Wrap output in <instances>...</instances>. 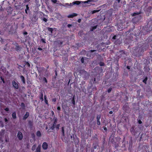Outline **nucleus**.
<instances>
[{
	"instance_id": "obj_1",
	"label": "nucleus",
	"mask_w": 152,
	"mask_h": 152,
	"mask_svg": "<svg viewBox=\"0 0 152 152\" xmlns=\"http://www.w3.org/2000/svg\"><path fill=\"white\" fill-rule=\"evenodd\" d=\"M152 30V20H150L148 22L147 24L143 27L140 29H137L135 31L134 34H130L126 39L128 44L133 43L140 40L141 41L143 40V38L144 36L149 33Z\"/></svg>"
},
{
	"instance_id": "obj_2",
	"label": "nucleus",
	"mask_w": 152,
	"mask_h": 152,
	"mask_svg": "<svg viewBox=\"0 0 152 152\" xmlns=\"http://www.w3.org/2000/svg\"><path fill=\"white\" fill-rule=\"evenodd\" d=\"M95 1L94 0H88L87 1H73L72 3L74 5H80V6L83 7H86V4H90L89 5H90L91 4L90 3V2H94Z\"/></svg>"
},
{
	"instance_id": "obj_3",
	"label": "nucleus",
	"mask_w": 152,
	"mask_h": 152,
	"mask_svg": "<svg viewBox=\"0 0 152 152\" xmlns=\"http://www.w3.org/2000/svg\"><path fill=\"white\" fill-rule=\"evenodd\" d=\"M139 51L141 53L146 50V49L148 48V45L145 42L142 43L139 45Z\"/></svg>"
},
{
	"instance_id": "obj_4",
	"label": "nucleus",
	"mask_w": 152,
	"mask_h": 152,
	"mask_svg": "<svg viewBox=\"0 0 152 152\" xmlns=\"http://www.w3.org/2000/svg\"><path fill=\"white\" fill-rule=\"evenodd\" d=\"M80 75L83 77L84 80L88 79L89 77V74L86 71L84 70H81L79 72Z\"/></svg>"
},
{
	"instance_id": "obj_5",
	"label": "nucleus",
	"mask_w": 152,
	"mask_h": 152,
	"mask_svg": "<svg viewBox=\"0 0 152 152\" xmlns=\"http://www.w3.org/2000/svg\"><path fill=\"white\" fill-rule=\"evenodd\" d=\"M100 78L99 76L94 78L92 77L90 80L91 86H93V84H98L100 81Z\"/></svg>"
},
{
	"instance_id": "obj_6",
	"label": "nucleus",
	"mask_w": 152,
	"mask_h": 152,
	"mask_svg": "<svg viewBox=\"0 0 152 152\" xmlns=\"http://www.w3.org/2000/svg\"><path fill=\"white\" fill-rule=\"evenodd\" d=\"M57 120L58 119L57 117H56V116L54 115L53 116V124L50 127V129H51L52 130H54V129L56 127V124Z\"/></svg>"
},
{
	"instance_id": "obj_7",
	"label": "nucleus",
	"mask_w": 152,
	"mask_h": 152,
	"mask_svg": "<svg viewBox=\"0 0 152 152\" xmlns=\"http://www.w3.org/2000/svg\"><path fill=\"white\" fill-rule=\"evenodd\" d=\"M12 44L15 46V50L16 51H18L21 50V46L19 45L17 42H14Z\"/></svg>"
},
{
	"instance_id": "obj_8",
	"label": "nucleus",
	"mask_w": 152,
	"mask_h": 152,
	"mask_svg": "<svg viewBox=\"0 0 152 152\" xmlns=\"http://www.w3.org/2000/svg\"><path fill=\"white\" fill-rule=\"evenodd\" d=\"M12 85L15 90H17L19 88V83L18 82H16L15 80H13L12 81Z\"/></svg>"
},
{
	"instance_id": "obj_9",
	"label": "nucleus",
	"mask_w": 152,
	"mask_h": 152,
	"mask_svg": "<svg viewBox=\"0 0 152 152\" xmlns=\"http://www.w3.org/2000/svg\"><path fill=\"white\" fill-rule=\"evenodd\" d=\"M123 110L126 113H128L127 111L129 110L130 107L128 105V103H126L124 105L122 108Z\"/></svg>"
},
{
	"instance_id": "obj_10",
	"label": "nucleus",
	"mask_w": 152,
	"mask_h": 152,
	"mask_svg": "<svg viewBox=\"0 0 152 152\" xmlns=\"http://www.w3.org/2000/svg\"><path fill=\"white\" fill-rule=\"evenodd\" d=\"M135 127L134 126H133L130 129V132L133 135H135L137 133L136 131L135 130Z\"/></svg>"
},
{
	"instance_id": "obj_11",
	"label": "nucleus",
	"mask_w": 152,
	"mask_h": 152,
	"mask_svg": "<svg viewBox=\"0 0 152 152\" xmlns=\"http://www.w3.org/2000/svg\"><path fill=\"white\" fill-rule=\"evenodd\" d=\"M6 10L7 11V14H11L13 10L12 8L10 6H9L8 7H7Z\"/></svg>"
},
{
	"instance_id": "obj_12",
	"label": "nucleus",
	"mask_w": 152,
	"mask_h": 152,
	"mask_svg": "<svg viewBox=\"0 0 152 152\" xmlns=\"http://www.w3.org/2000/svg\"><path fill=\"white\" fill-rule=\"evenodd\" d=\"M17 137L19 140H22L23 138V134L21 132L19 131L18 132Z\"/></svg>"
},
{
	"instance_id": "obj_13",
	"label": "nucleus",
	"mask_w": 152,
	"mask_h": 152,
	"mask_svg": "<svg viewBox=\"0 0 152 152\" xmlns=\"http://www.w3.org/2000/svg\"><path fill=\"white\" fill-rule=\"evenodd\" d=\"M101 118L100 115H97L96 116V119H97V124L99 126L101 125V123L100 121V119Z\"/></svg>"
},
{
	"instance_id": "obj_14",
	"label": "nucleus",
	"mask_w": 152,
	"mask_h": 152,
	"mask_svg": "<svg viewBox=\"0 0 152 152\" xmlns=\"http://www.w3.org/2000/svg\"><path fill=\"white\" fill-rule=\"evenodd\" d=\"M114 136L112 135L110 136L109 138V140L113 144H114L115 143V142L114 140Z\"/></svg>"
},
{
	"instance_id": "obj_15",
	"label": "nucleus",
	"mask_w": 152,
	"mask_h": 152,
	"mask_svg": "<svg viewBox=\"0 0 152 152\" xmlns=\"http://www.w3.org/2000/svg\"><path fill=\"white\" fill-rule=\"evenodd\" d=\"M29 115V113L28 112H26V114L24 115L23 118V120H25L26 119L28 118Z\"/></svg>"
},
{
	"instance_id": "obj_16",
	"label": "nucleus",
	"mask_w": 152,
	"mask_h": 152,
	"mask_svg": "<svg viewBox=\"0 0 152 152\" xmlns=\"http://www.w3.org/2000/svg\"><path fill=\"white\" fill-rule=\"evenodd\" d=\"M48 147V145L46 142H44L42 145V148L44 150H46Z\"/></svg>"
},
{
	"instance_id": "obj_17",
	"label": "nucleus",
	"mask_w": 152,
	"mask_h": 152,
	"mask_svg": "<svg viewBox=\"0 0 152 152\" xmlns=\"http://www.w3.org/2000/svg\"><path fill=\"white\" fill-rule=\"evenodd\" d=\"M39 98L42 102L44 100V99L43 98V92L42 91L39 92Z\"/></svg>"
},
{
	"instance_id": "obj_18",
	"label": "nucleus",
	"mask_w": 152,
	"mask_h": 152,
	"mask_svg": "<svg viewBox=\"0 0 152 152\" xmlns=\"http://www.w3.org/2000/svg\"><path fill=\"white\" fill-rule=\"evenodd\" d=\"M77 16V14L76 13H73L68 15L67 17L68 18H73L74 17Z\"/></svg>"
},
{
	"instance_id": "obj_19",
	"label": "nucleus",
	"mask_w": 152,
	"mask_h": 152,
	"mask_svg": "<svg viewBox=\"0 0 152 152\" xmlns=\"http://www.w3.org/2000/svg\"><path fill=\"white\" fill-rule=\"evenodd\" d=\"M142 117L141 115H139L138 118L137 119V120L139 124H141L142 123V122L141 121L140 119L142 118Z\"/></svg>"
},
{
	"instance_id": "obj_20",
	"label": "nucleus",
	"mask_w": 152,
	"mask_h": 152,
	"mask_svg": "<svg viewBox=\"0 0 152 152\" xmlns=\"http://www.w3.org/2000/svg\"><path fill=\"white\" fill-rule=\"evenodd\" d=\"M20 78L23 84H25L26 83V81L25 78L22 75H20Z\"/></svg>"
},
{
	"instance_id": "obj_21",
	"label": "nucleus",
	"mask_w": 152,
	"mask_h": 152,
	"mask_svg": "<svg viewBox=\"0 0 152 152\" xmlns=\"http://www.w3.org/2000/svg\"><path fill=\"white\" fill-rule=\"evenodd\" d=\"M96 51V50H90V51H89L88 52V53L87 55V56L88 57H91V56H89V54L90 55L91 53L94 52L95 51Z\"/></svg>"
},
{
	"instance_id": "obj_22",
	"label": "nucleus",
	"mask_w": 152,
	"mask_h": 152,
	"mask_svg": "<svg viewBox=\"0 0 152 152\" xmlns=\"http://www.w3.org/2000/svg\"><path fill=\"white\" fill-rule=\"evenodd\" d=\"M47 29L48 31L50 32V34H52L53 31V29L52 28L48 27L47 28Z\"/></svg>"
},
{
	"instance_id": "obj_23",
	"label": "nucleus",
	"mask_w": 152,
	"mask_h": 152,
	"mask_svg": "<svg viewBox=\"0 0 152 152\" xmlns=\"http://www.w3.org/2000/svg\"><path fill=\"white\" fill-rule=\"evenodd\" d=\"M88 59L86 57H83L81 59V62L83 64H85L86 63L84 62V60H86Z\"/></svg>"
},
{
	"instance_id": "obj_24",
	"label": "nucleus",
	"mask_w": 152,
	"mask_h": 152,
	"mask_svg": "<svg viewBox=\"0 0 152 152\" xmlns=\"http://www.w3.org/2000/svg\"><path fill=\"white\" fill-rule=\"evenodd\" d=\"M35 152H41V146L39 145L37 147Z\"/></svg>"
},
{
	"instance_id": "obj_25",
	"label": "nucleus",
	"mask_w": 152,
	"mask_h": 152,
	"mask_svg": "<svg viewBox=\"0 0 152 152\" xmlns=\"http://www.w3.org/2000/svg\"><path fill=\"white\" fill-rule=\"evenodd\" d=\"M36 135L39 137H40L41 136V134L39 131H38L36 132Z\"/></svg>"
},
{
	"instance_id": "obj_26",
	"label": "nucleus",
	"mask_w": 152,
	"mask_h": 152,
	"mask_svg": "<svg viewBox=\"0 0 152 152\" xmlns=\"http://www.w3.org/2000/svg\"><path fill=\"white\" fill-rule=\"evenodd\" d=\"M44 101H45V104L48 105V100L47 99V96H46V95H44Z\"/></svg>"
},
{
	"instance_id": "obj_27",
	"label": "nucleus",
	"mask_w": 152,
	"mask_h": 152,
	"mask_svg": "<svg viewBox=\"0 0 152 152\" xmlns=\"http://www.w3.org/2000/svg\"><path fill=\"white\" fill-rule=\"evenodd\" d=\"M28 124L30 127H32L33 125V122L30 120H29L28 121Z\"/></svg>"
},
{
	"instance_id": "obj_28",
	"label": "nucleus",
	"mask_w": 152,
	"mask_h": 152,
	"mask_svg": "<svg viewBox=\"0 0 152 152\" xmlns=\"http://www.w3.org/2000/svg\"><path fill=\"white\" fill-rule=\"evenodd\" d=\"M141 13L140 12H135L133 13L132 15V16H134L136 15H138Z\"/></svg>"
},
{
	"instance_id": "obj_29",
	"label": "nucleus",
	"mask_w": 152,
	"mask_h": 152,
	"mask_svg": "<svg viewBox=\"0 0 152 152\" xmlns=\"http://www.w3.org/2000/svg\"><path fill=\"white\" fill-rule=\"evenodd\" d=\"M29 7H28V5L27 4L26 5V8L25 10V13L27 14H28L27 11L29 10Z\"/></svg>"
},
{
	"instance_id": "obj_30",
	"label": "nucleus",
	"mask_w": 152,
	"mask_h": 152,
	"mask_svg": "<svg viewBox=\"0 0 152 152\" xmlns=\"http://www.w3.org/2000/svg\"><path fill=\"white\" fill-rule=\"evenodd\" d=\"M1 28H0V34L1 35H3L4 33V31L6 29L5 28H3L4 29H3L2 31Z\"/></svg>"
},
{
	"instance_id": "obj_31",
	"label": "nucleus",
	"mask_w": 152,
	"mask_h": 152,
	"mask_svg": "<svg viewBox=\"0 0 152 152\" xmlns=\"http://www.w3.org/2000/svg\"><path fill=\"white\" fill-rule=\"evenodd\" d=\"M86 53V51L85 50H83L80 52V54L82 55H85Z\"/></svg>"
},
{
	"instance_id": "obj_32",
	"label": "nucleus",
	"mask_w": 152,
	"mask_h": 152,
	"mask_svg": "<svg viewBox=\"0 0 152 152\" xmlns=\"http://www.w3.org/2000/svg\"><path fill=\"white\" fill-rule=\"evenodd\" d=\"M12 118L14 119H15L16 118V113L15 112H14L12 113Z\"/></svg>"
},
{
	"instance_id": "obj_33",
	"label": "nucleus",
	"mask_w": 152,
	"mask_h": 152,
	"mask_svg": "<svg viewBox=\"0 0 152 152\" xmlns=\"http://www.w3.org/2000/svg\"><path fill=\"white\" fill-rule=\"evenodd\" d=\"M119 52L121 53L120 55H121V54H122V55H124L125 54V51L124 50H120V51H119ZM118 56L120 58L122 56H121V55H120Z\"/></svg>"
},
{
	"instance_id": "obj_34",
	"label": "nucleus",
	"mask_w": 152,
	"mask_h": 152,
	"mask_svg": "<svg viewBox=\"0 0 152 152\" xmlns=\"http://www.w3.org/2000/svg\"><path fill=\"white\" fill-rule=\"evenodd\" d=\"M148 80V77L146 76L144 79L143 80L142 82L144 83L145 84H147V81Z\"/></svg>"
},
{
	"instance_id": "obj_35",
	"label": "nucleus",
	"mask_w": 152,
	"mask_h": 152,
	"mask_svg": "<svg viewBox=\"0 0 152 152\" xmlns=\"http://www.w3.org/2000/svg\"><path fill=\"white\" fill-rule=\"evenodd\" d=\"M72 103L74 105H75V97L74 96L72 98V99L71 101Z\"/></svg>"
},
{
	"instance_id": "obj_36",
	"label": "nucleus",
	"mask_w": 152,
	"mask_h": 152,
	"mask_svg": "<svg viewBox=\"0 0 152 152\" xmlns=\"http://www.w3.org/2000/svg\"><path fill=\"white\" fill-rule=\"evenodd\" d=\"M61 132H62V135L63 136H64V127H62Z\"/></svg>"
},
{
	"instance_id": "obj_37",
	"label": "nucleus",
	"mask_w": 152,
	"mask_h": 152,
	"mask_svg": "<svg viewBox=\"0 0 152 152\" xmlns=\"http://www.w3.org/2000/svg\"><path fill=\"white\" fill-rule=\"evenodd\" d=\"M60 126V124H56V128L57 130H58L59 129V127Z\"/></svg>"
},
{
	"instance_id": "obj_38",
	"label": "nucleus",
	"mask_w": 152,
	"mask_h": 152,
	"mask_svg": "<svg viewBox=\"0 0 152 152\" xmlns=\"http://www.w3.org/2000/svg\"><path fill=\"white\" fill-rule=\"evenodd\" d=\"M25 64L28 67H30V63L28 61H25Z\"/></svg>"
},
{
	"instance_id": "obj_39",
	"label": "nucleus",
	"mask_w": 152,
	"mask_h": 152,
	"mask_svg": "<svg viewBox=\"0 0 152 152\" xmlns=\"http://www.w3.org/2000/svg\"><path fill=\"white\" fill-rule=\"evenodd\" d=\"M116 140L118 141V142H119L121 140V138L119 136H117V137H115Z\"/></svg>"
},
{
	"instance_id": "obj_40",
	"label": "nucleus",
	"mask_w": 152,
	"mask_h": 152,
	"mask_svg": "<svg viewBox=\"0 0 152 152\" xmlns=\"http://www.w3.org/2000/svg\"><path fill=\"white\" fill-rule=\"evenodd\" d=\"M45 41L46 39H45L42 38L40 39V41L42 42V43H44V44L46 43Z\"/></svg>"
},
{
	"instance_id": "obj_41",
	"label": "nucleus",
	"mask_w": 152,
	"mask_h": 152,
	"mask_svg": "<svg viewBox=\"0 0 152 152\" xmlns=\"http://www.w3.org/2000/svg\"><path fill=\"white\" fill-rule=\"evenodd\" d=\"M96 28H97V26H93L91 28V31H93L95 29H96Z\"/></svg>"
},
{
	"instance_id": "obj_42",
	"label": "nucleus",
	"mask_w": 152,
	"mask_h": 152,
	"mask_svg": "<svg viewBox=\"0 0 152 152\" xmlns=\"http://www.w3.org/2000/svg\"><path fill=\"white\" fill-rule=\"evenodd\" d=\"M99 12V10H94L91 11V14H93L97 12Z\"/></svg>"
},
{
	"instance_id": "obj_43",
	"label": "nucleus",
	"mask_w": 152,
	"mask_h": 152,
	"mask_svg": "<svg viewBox=\"0 0 152 152\" xmlns=\"http://www.w3.org/2000/svg\"><path fill=\"white\" fill-rule=\"evenodd\" d=\"M42 80L45 83H47L48 82L47 80L45 77H43V78Z\"/></svg>"
},
{
	"instance_id": "obj_44",
	"label": "nucleus",
	"mask_w": 152,
	"mask_h": 152,
	"mask_svg": "<svg viewBox=\"0 0 152 152\" xmlns=\"http://www.w3.org/2000/svg\"><path fill=\"white\" fill-rule=\"evenodd\" d=\"M99 65L101 66H104V62H100L99 63Z\"/></svg>"
},
{
	"instance_id": "obj_45",
	"label": "nucleus",
	"mask_w": 152,
	"mask_h": 152,
	"mask_svg": "<svg viewBox=\"0 0 152 152\" xmlns=\"http://www.w3.org/2000/svg\"><path fill=\"white\" fill-rule=\"evenodd\" d=\"M58 44L60 45H61L63 43V41H58Z\"/></svg>"
},
{
	"instance_id": "obj_46",
	"label": "nucleus",
	"mask_w": 152,
	"mask_h": 152,
	"mask_svg": "<svg viewBox=\"0 0 152 152\" xmlns=\"http://www.w3.org/2000/svg\"><path fill=\"white\" fill-rule=\"evenodd\" d=\"M35 148H36V145H34L32 146V147L31 149L32 151H34L35 150Z\"/></svg>"
},
{
	"instance_id": "obj_47",
	"label": "nucleus",
	"mask_w": 152,
	"mask_h": 152,
	"mask_svg": "<svg viewBox=\"0 0 152 152\" xmlns=\"http://www.w3.org/2000/svg\"><path fill=\"white\" fill-rule=\"evenodd\" d=\"M22 107L24 108L25 107V105L24 103L22 102L21 104L20 105Z\"/></svg>"
},
{
	"instance_id": "obj_48",
	"label": "nucleus",
	"mask_w": 152,
	"mask_h": 152,
	"mask_svg": "<svg viewBox=\"0 0 152 152\" xmlns=\"http://www.w3.org/2000/svg\"><path fill=\"white\" fill-rule=\"evenodd\" d=\"M42 19L43 21L46 22L48 21L47 19L45 17H43Z\"/></svg>"
},
{
	"instance_id": "obj_49",
	"label": "nucleus",
	"mask_w": 152,
	"mask_h": 152,
	"mask_svg": "<svg viewBox=\"0 0 152 152\" xmlns=\"http://www.w3.org/2000/svg\"><path fill=\"white\" fill-rule=\"evenodd\" d=\"M0 78H1V80L3 82V83H5V82L4 80V78L3 77H2L1 76V77Z\"/></svg>"
},
{
	"instance_id": "obj_50",
	"label": "nucleus",
	"mask_w": 152,
	"mask_h": 152,
	"mask_svg": "<svg viewBox=\"0 0 152 152\" xmlns=\"http://www.w3.org/2000/svg\"><path fill=\"white\" fill-rule=\"evenodd\" d=\"M112 88H109L108 90H107V92L108 93H109L111 91H112Z\"/></svg>"
},
{
	"instance_id": "obj_51",
	"label": "nucleus",
	"mask_w": 152,
	"mask_h": 152,
	"mask_svg": "<svg viewBox=\"0 0 152 152\" xmlns=\"http://www.w3.org/2000/svg\"><path fill=\"white\" fill-rule=\"evenodd\" d=\"M56 98H54L52 99V101L53 102H56Z\"/></svg>"
},
{
	"instance_id": "obj_52",
	"label": "nucleus",
	"mask_w": 152,
	"mask_h": 152,
	"mask_svg": "<svg viewBox=\"0 0 152 152\" xmlns=\"http://www.w3.org/2000/svg\"><path fill=\"white\" fill-rule=\"evenodd\" d=\"M51 1L54 3H56L57 2V0H51Z\"/></svg>"
},
{
	"instance_id": "obj_53",
	"label": "nucleus",
	"mask_w": 152,
	"mask_h": 152,
	"mask_svg": "<svg viewBox=\"0 0 152 152\" xmlns=\"http://www.w3.org/2000/svg\"><path fill=\"white\" fill-rule=\"evenodd\" d=\"M113 9H111L110 10H108V12H111L112 13L113 12Z\"/></svg>"
},
{
	"instance_id": "obj_54",
	"label": "nucleus",
	"mask_w": 152,
	"mask_h": 152,
	"mask_svg": "<svg viewBox=\"0 0 152 152\" xmlns=\"http://www.w3.org/2000/svg\"><path fill=\"white\" fill-rule=\"evenodd\" d=\"M4 10L3 9L2 6H1V5L0 4V11Z\"/></svg>"
},
{
	"instance_id": "obj_55",
	"label": "nucleus",
	"mask_w": 152,
	"mask_h": 152,
	"mask_svg": "<svg viewBox=\"0 0 152 152\" xmlns=\"http://www.w3.org/2000/svg\"><path fill=\"white\" fill-rule=\"evenodd\" d=\"M4 110L6 111H8L9 110V109L8 107H6V108H5Z\"/></svg>"
},
{
	"instance_id": "obj_56",
	"label": "nucleus",
	"mask_w": 152,
	"mask_h": 152,
	"mask_svg": "<svg viewBox=\"0 0 152 152\" xmlns=\"http://www.w3.org/2000/svg\"><path fill=\"white\" fill-rule=\"evenodd\" d=\"M32 137L33 138H34L35 137V135L33 133L31 134Z\"/></svg>"
},
{
	"instance_id": "obj_57",
	"label": "nucleus",
	"mask_w": 152,
	"mask_h": 152,
	"mask_svg": "<svg viewBox=\"0 0 152 152\" xmlns=\"http://www.w3.org/2000/svg\"><path fill=\"white\" fill-rule=\"evenodd\" d=\"M116 35H114V36L113 37H112V39H115L116 38Z\"/></svg>"
},
{
	"instance_id": "obj_58",
	"label": "nucleus",
	"mask_w": 152,
	"mask_h": 152,
	"mask_svg": "<svg viewBox=\"0 0 152 152\" xmlns=\"http://www.w3.org/2000/svg\"><path fill=\"white\" fill-rule=\"evenodd\" d=\"M51 131L50 130V129H48V130L47 131V132L48 133V134H49L50 132H51Z\"/></svg>"
},
{
	"instance_id": "obj_59",
	"label": "nucleus",
	"mask_w": 152,
	"mask_h": 152,
	"mask_svg": "<svg viewBox=\"0 0 152 152\" xmlns=\"http://www.w3.org/2000/svg\"><path fill=\"white\" fill-rule=\"evenodd\" d=\"M73 5H74V4H73L72 3H70V4H69V7H71Z\"/></svg>"
},
{
	"instance_id": "obj_60",
	"label": "nucleus",
	"mask_w": 152,
	"mask_h": 152,
	"mask_svg": "<svg viewBox=\"0 0 152 152\" xmlns=\"http://www.w3.org/2000/svg\"><path fill=\"white\" fill-rule=\"evenodd\" d=\"M72 26V24H69L67 25V27L69 28L70 27Z\"/></svg>"
},
{
	"instance_id": "obj_61",
	"label": "nucleus",
	"mask_w": 152,
	"mask_h": 152,
	"mask_svg": "<svg viewBox=\"0 0 152 152\" xmlns=\"http://www.w3.org/2000/svg\"><path fill=\"white\" fill-rule=\"evenodd\" d=\"M98 146V145H95L94 146V149H96L97 148V147Z\"/></svg>"
},
{
	"instance_id": "obj_62",
	"label": "nucleus",
	"mask_w": 152,
	"mask_h": 152,
	"mask_svg": "<svg viewBox=\"0 0 152 152\" xmlns=\"http://www.w3.org/2000/svg\"><path fill=\"white\" fill-rule=\"evenodd\" d=\"M23 34L24 35H27L28 34V33L26 31H25L23 32Z\"/></svg>"
},
{
	"instance_id": "obj_63",
	"label": "nucleus",
	"mask_w": 152,
	"mask_h": 152,
	"mask_svg": "<svg viewBox=\"0 0 152 152\" xmlns=\"http://www.w3.org/2000/svg\"><path fill=\"white\" fill-rule=\"evenodd\" d=\"M57 109L58 110H60L61 109L60 107L59 106H58L57 107Z\"/></svg>"
},
{
	"instance_id": "obj_64",
	"label": "nucleus",
	"mask_w": 152,
	"mask_h": 152,
	"mask_svg": "<svg viewBox=\"0 0 152 152\" xmlns=\"http://www.w3.org/2000/svg\"><path fill=\"white\" fill-rule=\"evenodd\" d=\"M4 120V121L5 122H7L8 121V119L6 118H5Z\"/></svg>"
}]
</instances>
